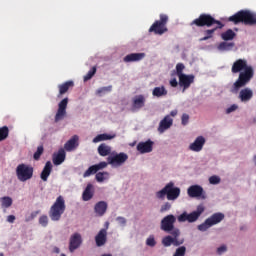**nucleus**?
Returning a JSON list of instances; mask_svg holds the SVG:
<instances>
[{"mask_svg": "<svg viewBox=\"0 0 256 256\" xmlns=\"http://www.w3.org/2000/svg\"><path fill=\"white\" fill-rule=\"evenodd\" d=\"M97 183H107L111 179V174L107 171L98 172L95 175Z\"/></svg>", "mask_w": 256, "mask_h": 256, "instance_id": "32", "label": "nucleus"}, {"mask_svg": "<svg viewBox=\"0 0 256 256\" xmlns=\"http://www.w3.org/2000/svg\"><path fill=\"white\" fill-rule=\"evenodd\" d=\"M167 93L168 91L165 86H158L152 90L153 97H157L158 99H161V97H166Z\"/></svg>", "mask_w": 256, "mask_h": 256, "instance_id": "31", "label": "nucleus"}, {"mask_svg": "<svg viewBox=\"0 0 256 256\" xmlns=\"http://www.w3.org/2000/svg\"><path fill=\"white\" fill-rule=\"evenodd\" d=\"M117 137L116 133H102V134H98L96 135L93 140L92 143H101L103 141H111L113 139H115Z\"/></svg>", "mask_w": 256, "mask_h": 256, "instance_id": "26", "label": "nucleus"}, {"mask_svg": "<svg viewBox=\"0 0 256 256\" xmlns=\"http://www.w3.org/2000/svg\"><path fill=\"white\" fill-rule=\"evenodd\" d=\"M221 38L223 41H233V39H235V33L233 30L229 29L221 34Z\"/></svg>", "mask_w": 256, "mask_h": 256, "instance_id": "36", "label": "nucleus"}, {"mask_svg": "<svg viewBox=\"0 0 256 256\" xmlns=\"http://www.w3.org/2000/svg\"><path fill=\"white\" fill-rule=\"evenodd\" d=\"M98 153L101 157H107V155H111V146L107 144H100L98 146Z\"/></svg>", "mask_w": 256, "mask_h": 256, "instance_id": "33", "label": "nucleus"}, {"mask_svg": "<svg viewBox=\"0 0 256 256\" xmlns=\"http://www.w3.org/2000/svg\"><path fill=\"white\" fill-rule=\"evenodd\" d=\"M109 227V223L106 222V228H102L97 235L95 236V243L97 247H103L105 243H107V228Z\"/></svg>", "mask_w": 256, "mask_h": 256, "instance_id": "21", "label": "nucleus"}, {"mask_svg": "<svg viewBox=\"0 0 256 256\" xmlns=\"http://www.w3.org/2000/svg\"><path fill=\"white\" fill-rule=\"evenodd\" d=\"M223 219H225V214L221 212L214 213L210 217H208L202 224L198 225L197 229L198 231L205 233V231H209L211 227L219 225V223H221Z\"/></svg>", "mask_w": 256, "mask_h": 256, "instance_id": "6", "label": "nucleus"}, {"mask_svg": "<svg viewBox=\"0 0 256 256\" xmlns=\"http://www.w3.org/2000/svg\"><path fill=\"white\" fill-rule=\"evenodd\" d=\"M67 105H69V98H64L58 103V109L54 117L55 123H59L67 117Z\"/></svg>", "mask_w": 256, "mask_h": 256, "instance_id": "12", "label": "nucleus"}, {"mask_svg": "<svg viewBox=\"0 0 256 256\" xmlns=\"http://www.w3.org/2000/svg\"><path fill=\"white\" fill-rule=\"evenodd\" d=\"M237 109H239V105L232 104L226 108L225 113H226V115H231V113H235V111H237Z\"/></svg>", "mask_w": 256, "mask_h": 256, "instance_id": "47", "label": "nucleus"}, {"mask_svg": "<svg viewBox=\"0 0 256 256\" xmlns=\"http://www.w3.org/2000/svg\"><path fill=\"white\" fill-rule=\"evenodd\" d=\"M129 159V155L125 152L120 153H112L108 158V165L112 167V169H119V167H123L125 163H127Z\"/></svg>", "mask_w": 256, "mask_h": 256, "instance_id": "7", "label": "nucleus"}, {"mask_svg": "<svg viewBox=\"0 0 256 256\" xmlns=\"http://www.w3.org/2000/svg\"><path fill=\"white\" fill-rule=\"evenodd\" d=\"M43 155V146H38L37 151L34 153V159L37 161Z\"/></svg>", "mask_w": 256, "mask_h": 256, "instance_id": "50", "label": "nucleus"}, {"mask_svg": "<svg viewBox=\"0 0 256 256\" xmlns=\"http://www.w3.org/2000/svg\"><path fill=\"white\" fill-rule=\"evenodd\" d=\"M175 221H177V218H175L174 215L170 214L168 216H165L161 221L160 229L162 231H165L166 233H171V231H173Z\"/></svg>", "mask_w": 256, "mask_h": 256, "instance_id": "15", "label": "nucleus"}, {"mask_svg": "<svg viewBox=\"0 0 256 256\" xmlns=\"http://www.w3.org/2000/svg\"><path fill=\"white\" fill-rule=\"evenodd\" d=\"M58 87H59V95H64V93H67V91H69V87H73V82L68 81V82H65L64 84L59 85Z\"/></svg>", "mask_w": 256, "mask_h": 256, "instance_id": "37", "label": "nucleus"}, {"mask_svg": "<svg viewBox=\"0 0 256 256\" xmlns=\"http://www.w3.org/2000/svg\"><path fill=\"white\" fill-rule=\"evenodd\" d=\"M193 24L197 25L198 27H203L205 25L207 27H211V25H217L216 29L217 28L221 29V27H223L221 22L214 20L213 17H211V15H207V14L200 15L199 18L193 21Z\"/></svg>", "mask_w": 256, "mask_h": 256, "instance_id": "9", "label": "nucleus"}, {"mask_svg": "<svg viewBox=\"0 0 256 256\" xmlns=\"http://www.w3.org/2000/svg\"><path fill=\"white\" fill-rule=\"evenodd\" d=\"M38 223H39L40 227H48V225H49V216L41 215L38 218Z\"/></svg>", "mask_w": 256, "mask_h": 256, "instance_id": "38", "label": "nucleus"}, {"mask_svg": "<svg viewBox=\"0 0 256 256\" xmlns=\"http://www.w3.org/2000/svg\"><path fill=\"white\" fill-rule=\"evenodd\" d=\"M51 171H53V164L51 163V161H48L46 162L40 175L42 181H47V179H49V175H51Z\"/></svg>", "mask_w": 256, "mask_h": 256, "instance_id": "29", "label": "nucleus"}, {"mask_svg": "<svg viewBox=\"0 0 256 256\" xmlns=\"http://www.w3.org/2000/svg\"><path fill=\"white\" fill-rule=\"evenodd\" d=\"M187 195L190 196L192 199H207L205 189H203L202 186L198 184L188 187Z\"/></svg>", "mask_w": 256, "mask_h": 256, "instance_id": "13", "label": "nucleus"}, {"mask_svg": "<svg viewBox=\"0 0 256 256\" xmlns=\"http://www.w3.org/2000/svg\"><path fill=\"white\" fill-rule=\"evenodd\" d=\"M173 127V118L171 116H164V119L160 120L157 131L160 135H163L165 131H169V128Z\"/></svg>", "mask_w": 256, "mask_h": 256, "instance_id": "19", "label": "nucleus"}, {"mask_svg": "<svg viewBox=\"0 0 256 256\" xmlns=\"http://www.w3.org/2000/svg\"><path fill=\"white\" fill-rule=\"evenodd\" d=\"M179 87L182 88V93H185L191 85L195 82V76L193 74H184L183 76H180L179 78Z\"/></svg>", "mask_w": 256, "mask_h": 256, "instance_id": "16", "label": "nucleus"}, {"mask_svg": "<svg viewBox=\"0 0 256 256\" xmlns=\"http://www.w3.org/2000/svg\"><path fill=\"white\" fill-rule=\"evenodd\" d=\"M171 87H177L179 85V82L177 81V78H173L170 80Z\"/></svg>", "mask_w": 256, "mask_h": 256, "instance_id": "56", "label": "nucleus"}, {"mask_svg": "<svg viewBox=\"0 0 256 256\" xmlns=\"http://www.w3.org/2000/svg\"><path fill=\"white\" fill-rule=\"evenodd\" d=\"M227 251H229V247L227 246V244H221L216 248V255H219V256L225 255Z\"/></svg>", "mask_w": 256, "mask_h": 256, "instance_id": "39", "label": "nucleus"}, {"mask_svg": "<svg viewBox=\"0 0 256 256\" xmlns=\"http://www.w3.org/2000/svg\"><path fill=\"white\" fill-rule=\"evenodd\" d=\"M95 173H97V170L95 168V165H92L84 172L83 177H91V175H95Z\"/></svg>", "mask_w": 256, "mask_h": 256, "instance_id": "44", "label": "nucleus"}, {"mask_svg": "<svg viewBox=\"0 0 256 256\" xmlns=\"http://www.w3.org/2000/svg\"><path fill=\"white\" fill-rule=\"evenodd\" d=\"M6 221H7L8 223H15V215H9V216H7Z\"/></svg>", "mask_w": 256, "mask_h": 256, "instance_id": "57", "label": "nucleus"}, {"mask_svg": "<svg viewBox=\"0 0 256 256\" xmlns=\"http://www.w3.org/2000/svg\"><path fill=\"white\" fill-rule=\"evenodd\" d=\"M79 147V137L77 135L72 136L65 144H64V150L68 151L69 153L71 151H75Z\"/></svg>", "mask_w": 256, "mask_h": 256, "instance_id": "24", "label": "nucleus"}, {"mask_svg": "<svg viewBox=\"0 0 256 256\" xmlns=\"http://www.w3.org/2000/svg\"><path fill=\"white\" fill-rule=\"evenodd\" d=\"M0 256H3V253H0Z\"/></svg>", "mask_w": 256, "mask_h": 256, "instance_id": "60", "label": "nucleus"}, {"mask_svg": "<svg viewBox=\"0 0 256 256\" xmlns=\"http://www.w3.org/2000/svg\"><path fill=\"white\" fill-rule=\"evenodd\" d=\"M203 213H205V205L199 204L196 210L192 211L191 213H187V211H184L182 214H180L177 217V221L178 223H185L186 221L188 223H195L199 220Z\"/></svg>", "mask_w": 256, "mask_h": 256, "instance_id": "5", "label": "nucleus"}, {"mask_svg": "<svg viewBox=\"0 0 256 256\" xmlns=\"http://www.w3.org/2000/svg\"><path fill=\"white\" fill-rule=\"evenodd\" d=\"M238 99H240L241 103H249L253 99V90L251 88H243L239 92Z\"/></svg>", "mask_w": 256, "mask_h": 256, "instance_id": "23", "label": "nucleus"}, {"mask_svg": "<svg viewBox=\"0 0 256 256\" xmlns=\"http://www.w3.org/2000/svg\"><path fill=\"white\" fill-rule=\"evenodd\" d=\"M169 209H171V203L166 202L161 206V213H165V211H169Z\"/></svg>", "mask_w": 256, "mask_h": 256, "instance_id": "54", "label": "nucleus"}, {"mask_svg": "<svg viewBox=\"0 0 256 256\" xmlns=\"http://www.w3.org/2000/svg\"><path fill=\"white\" fill-rule=\"evenodd\" d=\"M153 145H155V142L149 139L146 141L139 142L136 146V149L138 153H140L141 155H145L147 153L153 152Z\"/></svg>", "mask_w": 256, "mask_h": 256, "instance_id": "17", "label": "nucleus"}, {"mask_svg": "<svg viewBox=\"0 0 256 256\" xmlns=\"http://www.w3.org/2000/svg\"><path fill=\"white\" fill-rule=\"evenodd\" d=\"M111 91H113V86H104L96 90V95L98 97H103L104 95H107V93H111Z\"/></svg>", "mask_w": 256, "mask_h": 256, "instance_id": "34", "label": "nucleus"}, {"mask_svg": "<svg viewBox=\"0 0 256 256\" xmlns=\"http://www.w3.org/2000/svg\"><path fill=\"white\" fill-rule=\"evenodd\" d=\"M228 21H231L235 25L238 23H244V25H255L256 18L255 14L249 10H241L236 14L230 16Z\"/></svg>", "mask_w": 256, "mask_h": 256, "instance_id": "3", "label": "nucleus"}, {"mask_svg": "<svg viewBox=\"0 0 256 256\" xmlns=\"http://www.w3.org/2000/svg\"><path fill=\"white\" fill-rule=\"evenodd\" d=\"M235 47L234 43H229V42H221L218 46L217 49L218 51H231Z\"/></svg>", "mask_w": 256, "mask_h": 256, "instance_id": "35", "label": "nucleus"}, {"mask_svg": "<svg viewBox=\"0 0 256 256\" xmlns=\"http://www.w3.org/2000/svg\"><path fill=\"white\" fill-rule=\"evenodd\" d=\"M185 243L184 239L179 238H173V236H165L162 239V245L164 247H171V245H174V247H179L180 245H183Z\"/></svg>", "mask_w": 256, "mask_h": 256, "instance_id": "22", "label": "nucleus"}, {"mask_svg": "<svg viewBox=\"0 0 256 256\" xmlns=\"http://www.w3.org/2000/svg\"><path fill=\"white\" fill-rule=\"evenodd\" d=\"M210 185H219L221 183V177L219 175H212L208 178Z\"/></svg>", "mask_w": 256, "mask_h": 256, "instance_id": "40", "label": "nucleus"}, {"mask_svg": "<svg viewBox=\"0 0 256 256\" xmlns=\"http://www.w3.org/2000/svg\"><path fill=\"white\" fill-rule=\"evenodd\" d=\"M147 103V96L138 94L132 98V111H140Z\"/></svg>", "mask_w": 256, "mask_h": 256, "instance_id": "18", "label": "nucleus"}, {"mask_svg": "<svg viewBox=\"0 0 256 256\" xmlns=\"http://www.w3.org/2000/svg\"><path fill=\"white\" fill-rule=\"evenodd\" d=\"M97 73V68L93 67L85 76H84V81H89V79L93 78V75Z\"/></svg>", "mask_w": 256, "mask_h": 256, "instance_id": "48", "label": "nucleus"}, {"mask_svg": "<svg viewBox=\"0 0 256 256\" xmlns=\"http://www.w3.org/2000/svg\"><path fill=\"white\" fill-rule=\"evenodd\" d=\"M189 119H190L189 114H187V113L182 114L181 124L184 125V126L189 125Z\"/></svg>", "mask_w": 256, "mask_h": 256, "instance_id": "49", "label": "nucleus"}, {"mask_svg": "<svg viewBox=\"0 0 256 256\" xmlns=\"http://www.w3.org/2000/svg\"><path fill=\"white\" fill-rule=\"evenodd\" d=\"M186 253H187V247L180 246L175 250L172 256H185Z\"/></svg>", "mask_w": 256, "mask_h": 256, "instance_id": "45", "label": "nucleus"}, {"mask_svg": "<svg viewBox=\"0 0 256 256\" xmlns=\"http://www.w3.org/2000/svg\"><path fill=\"white\" fill-rule=\"evenodd\" d=\"M173 239H179V235H181V231L177 228H172L170 231Z\"/></svg>", "mask_w": 256, "mask_h": 256, "instance_id": "51", "label": "nucleus"}, {"mask_svg": "<svg viewBox=\"0 0 256 256\" xmlns=\"http://www.w3.org/2000/svg\"><path fill=\"white\" fill-rule=\"evenodd\" d=\"M93 195H95V188L93 187V184H87L82 193L83 201H91V199H93Z\"/></svg>", "mask_w": 256, "mask_h": 256, "instance_id": "28", "label": "nucleus"}, {"mask_svg": "<svg viewBox=\"0 0 256 256\" xmlns=\"http://www.w3.org/2000/svg\"><path fill=\"white\" fill-rule=\"evenodd\" d=\"M207 144V138L203 135H198L194 138L192 142L188 144V151L191 153H201L205 149Z\"/></svg>", "mask_w": 256, "mask_h": 256, "instance_id": "10", "label": "nucleus"}, {"mask_svg": "<svg viewBox=\"0 0 256 256\" xmlns=\"http://www.w3.org/2000/svg\"><path fill=\"white\" fill-rule=\"evenodd\" d=\"M108 165H109V161H107V162L103 161L98 164H95L94 167L97 172V171H103V169H107Z\"/></svg>", "mask_w": 256, "mask_h": 256, "instance_id": "46", "label": "nucleus"}, {"mask_svg": "<svg viewBox=\"0 0 256 256\" xmlns=\"http://www.w3.org/2000/svg\"><path fill=\"white\" fill-rule=\"evenodd\" d=\"M167 21H169V17L165 14L160 15V21H156L149 29L150 33H155L156 35H163V33H166L167 27Z\"/></svg>", "mask_w": 256, "mask_h": 256, "instance_id": "11", "label": "nucleus"}, {"mask_svg": "<svg viewBox=\"0 0 256 256\" xmlns=\"http://www.w3.org/2000/svg\"><path fill=\"white\" fill-rule=\"evenodd\" d=\"M116 221L118 225H120V227H125V225H127V219H125L124 217H117Z\"/></svg>", "mask_w": 256, "mask_h": 256, "instance_id": "52", "label": "nucleus"}, {"mask_svg": "<svg viewBox=\"0 0 256 256\" xmlns=\"http://www.w3.org/2000/svg\"><path fill=\"white\" fill-rule=\"evenodd\" d=\"M60 256H67V255H65V254L62 253V254H60Z\"/></svg>", "mask_w": 256, "mask_h": 256, "instance_id": "59", "label": "nucleus"}, {"mask_svg": "<svg viewBox=\"0 0 256 256\" xmlns=\"http://www.w3.org/2000/svg\"><path fill=\"white\" fill-rule=\"evenodd\" d=\"M181 196V188L175 186V182H168L165 187L156 192V198L164 201L165 197L168 201H177Z\"/></svg>", "mask_w": 256, "mask_h": 256, "instance_id": "2", "label": "nucleus"}, {"mask_svg": "<svg viewBox=\"0 0 256 256\" xmlns=\"http://www.w3.org/2000/svg\"><path fill=\"white\" fill-rule=\"evenodd\" d=\"M65 198L63 196H58L50 207L49 217L51 221H61L63 213H65Z\"/></svg>", "mask_w": 256, "mask_h": 256, "instance_id": "4", "label": "nucleus"}, {"mask_svg": "<svg viewBox=\"0 0 256 256\" xmlns=\"http://www.w3.org/2000/svg\"><path fill=\"white\" fill-rule=\"evenodd\" d=\"M83 245V236L79 232L73 233L69 238V251L70 253H75L79 247Z\"/></svg>", "mask_w": 256, "mask_h": 256, "instance_id": "14", "label": "nucleus"}, {"mask_svg": "<svg viewBox=\"0 0 256 256\" xmlns=\"http://www.w3.org/2000/svg\"><path fill=\"white\" fill-rule=\"evenodd\" d=\"M232 73H240L237 81L233 84L235 91L245 87L253 79V67L247 64L245 59H238L233 63Z\"/></svg>", "mask_w": 256, "mask_h": 256, "instance_id": "1", "label": "nucleus"}, {"mask_svg": "<svg viewBox=\"0 0 256 256\" xmlns=\"http://www.w3.org/2000/svg\"><path fill=\"white\" fill-rule=\"evenodd\" d=\"M7 137H9V128L4 126L0 128V141H5Z\"/></svg>", "mask_w": 256, "mask_h": 256, "instance_id": "42", "label": "nucleus"}, {"mask_svg": "<svg viewBox=\"0 0 256 256\" xmlns=\"http://www.w3.org/2000/svg\"><path fill=\"white\" fill-rule=\"evenodd\" d=\"M53 253H61V249H59V247H54Z\"/></svg>", "mask_w": 256, "mask_h": 256, "instance_id": "58", "label": "nucleus"}, {"mask_svg": "<svg viewBox=\"0 0 256 256\" xmlns=\"http://www.w3.org/2000/svg\"><path fill=\"white\" fill-rule=\"evenodd\" d=\"M65 157L67 154L65 153V149L61 148L58 152L53 154L52 161L54 165H62L65 162Z\"/></svg>", "mask_w": 256, "mask_h": 256, "instance_id": "25", "label": "nucleus"}, {"mask_svg": "<svg viewBox=\"0 0 256 256\" xmlns=\"http://www.w3.org/2000/svg\"><path fill=\"white\" fill-rule=\"evenodd\" d=\"M213 33H215V29L207 30L206 31L207 36L201 38L200 41H207V39H211V35H213Z\"/></svg>", "mask_w": 256, "mask_h": 256, "instance_id": "53", "label": "nucleus"}, {"mask_svg": "<svg viewBox=\"0 0 256 256\" xmlns=\"http://www.w3.org/2000/svg\"><path fill=\"white\" fill-rule=\"evenodd\" d=\"M147 57L145 52L139 53H130L123 58L124 63H139V61H143Z\"/></svg>", "mask_w": 256, "mask_h": 256, "instance_id": "20", "label": "nucleus"}, {"mask_svg": "<svg viewBox=\"0 0 256 256\" xmlns=\"http://www.w3.org/2000/svg\"><path fill=\"white\" fill-rule=\"evenodd\" d=\"M107 202L105 201H100L98 203L95 204L94 206V212L97 215V217H103V215H105V213H107Z\"/></svg>", "mask_w": 256, "mask_h": 256, "instance_id": "27", "label": "nucleus"}, {"mask_svg": "<svg viewBox=\"0 0 256 256\" xmlns=\"http://www.w3.org/2000/svg\"><path fill=\"white\" fill-rule=\"evenodd\" d=\"M183 71H185V65L183 63H178L176 65V75L177 77H183V75H185V73H183Z\"/></svg>", "mask_w": 256, "mask_h": 256, "instance_id": "43", "label": "nucleus"}, {"mask_svg": "<svg viewBox=\"0 0 256 256\" xmlns=\"http://www.w3.org/2000/svg\"><path fill=\"white\" fill-rule=\"evenodd\" d=\"M146 245L147 247H155L157 245V239L155 238V235H149L146 238Z\"/></svg>", "mask_w": 256, "mask_h": 256, "instance_id": "41", "label": "nucleus"}, {"mask_svg": "<svg viewBox=\"0 0 256 256\" xmlns=\"http://www.w3.org/2000/svg\"><path fill=\"white\" fill-rule=\"evenodd\" d=\"M179 111L177 109H174L170 111L169 114L166 115V117H170V119H175V116L178 115Z\"/></svg>", "mask_w": 256, "mask_h": 256, "instance_id": "55", "label": "nucleus"}, {"mask_svg": "<svg viewBox=\"0 0 256 256\" xmlns=\"http://www.w3.org/2000/svg\"><path fill=\"white\" fill-rule=\"evenodd\" d=\"M13 205V198L11 196H2L0 197V207L5 211Z\"/></svg>", "mask_w": 256, "mask_h": 256, "instance_id": "30", "label": "nucleus"}, {"mask_svg": "<svg viewBox=\"0 0 256 256\" xmlns=\"http://www.w3.org/2000/svg\"><path fill=\"white\" fill-rule=\"evenodd\" d=\"M16 177L18 181L25 183V181H29L33 177V168L31 165L27 164H19L16 167Z\"/></svg>", "mask_w": 256, "mask_h": 256, "instance_id": "8", "label": "nucleus"}]
</instances>
